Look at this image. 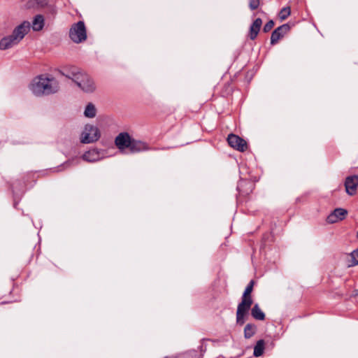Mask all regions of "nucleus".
<instances>
[{
    "instance_id": "obj_22",
    "label": "nucleus",
    "mask_w": 358,
    "mask_h": 358,
    "mask_svg": "<svg viewBox=\"0 0 358 358\" xmlns=\"http://www.w3.org/2000/svg\"><path fill=\"white\" fill-rule=\"evenodd\" d=\"M255 281L253 280H250L248 284L247 287L245 289V291L243 293L242 298L244 299H252L251 296V293L253 290Z\"/></svg>"
},
{
    "instance_id": "obj_6",
    "label": "nucleus",
    "mask_w": 358,
    "mask_h": 358,
    "mask_svg": "<svg viewBox=\"0 0 358 358\" xmlns=\"http://www.w3.org/2000/svg\"><path fill=\"white\" fill-rule=\"evenodd\" d=\"M30 27V23L27 21H24L14 29L11 35L20 43L29 31Z\"/></svg>"
},
{
    "instance_id": "obj_8",
    "label": "nucleus",
    "mask_w": 358,
    "mask_h": 358,
    "mask_svg": "<svg viewBox=\"0 0 358 358\" xmlns=\"http://www.w3.org/2000/svg\"><path fill=\"white\" fill-rule=\"evenodd\" d=\"M347 213L348 212L345 209L337 208L328 216L327 222L329 224H334L341 222L345 219Z\"/></svg>"
},
{
    "instance_id": "obj_12",
    "label": "nucleus",
    "mask_w": 358,
    "mask_h": 358,
    "mask_svg": "<svg viewBox=\"0 0 358 358\" xmlns=\"http://www.w3.org/2000/svg\"><path fill=\"white\" fill-rule=\"evenodd\" d=\"M18 41L10 34L0 41V50H5L17 45Z\"/></svg>"
},
{
    "instance_id": "obj_7",
    "label": "nucleus",
    "mask_w": 358,
    "mask_h": 358,
    "mask_svg": "<svg viewBox=\"0 0 358 358\" xmlns=\"http://www.w3.org/2000/svg\"><path fill=\"white\" fill-rule=\"evenodd\" d=\"M358 176H350L345 178V187L348 194L353 196L357 193Z\"/></svg>"
},
{
    "instance_id": "obj_25",
    "label": "nucleus",
    "mask_w": 358,
    "mask_h": 358,
    "mask_svg": "<svg viewBox=\"0 0 358 358\" xmlns=\"http://www.w3.org/2000/svg\"><path fill=\"white\" fill-rule=\"evenodd\" d=\"M274 26V22L273 20L268 21L264 27V31L268 32Z\"/></svg>"
},
{
    "instance_id": "obj_24",
    "label": "nucleus",
    "mask_w": 358,
    "mask_h": 358,
    "mask_svg": "<svg viewBox=\"0 0 358 358\" xmlns=\"http://www.w3.org/2000/svg\"><path fill=\"white\" fill-rule=\"evenodd\" d=\"M246 315L238 314L236 313V323L238 325H243L245 323V317Z\"/></svg>"
},
{
    "instance_id": "obj_29",
    "label": "nucleus",
    "mask_w": 358,
    "mask_h": 358,
    "mask_svg": "<svg viewBox=\"0 0 358 358\" xmlns=\"http://www.w3.org/2000/svg\"><path fill=\"white\" fill-rule=\"evenodd\" d=\"M8 302H6V301H2L1 303V304H4V303H7Z\"/></svg>"
},
{
    "instance_id": "obj_13",
    "label": "nucleus",
    "mask_w": 358,
    "mask_h": 358,
    "mask_svg": "<svg viewBox=\"0 0 358 358\" xmlns=\"http://www.w3.org/2000/svg\"><path fill=\"white\" fill-rule=\"evenodd\" d=\"M129 149L131 152H141L143 150H148V146L143 141L131 139Z\"/></svg>"
},
{
    "instance_id": "obj_21",
    "label": "nucleus",
    "mask_w": 358,
    "mask_h": 358,
    "mask_svg": "<svg viewBox=\"0 0 358 358\" xmlns=\"http://www.w3.org/2000/svg\"><path fill=\"white\" fill-rule=\"evenodd\" d=\"M349 266H354L358 264V249L354 250L349 255Z\"/></svg>"
},
{
    "instance_id": "obj_23",
    "label": "nucleus",
    "mask_w": 358,
    "mask_h": 358,
    "mask_svg": "<svg viewBox=\"0 0 358 358\" xmlns=\"http://www.w3.org/2000/svg\"><path fill=\"white\" fill-rule=\"evenodd\" d=\"M291 13V9L289 7H285L283 8L280 13H279V17L281 19V20H285Z\"/></svg>"
},
{
    "instance_id": "obj_1",
    "label": "nucleus",
    "mask_w": 358,
    "mask_h": 358,
    "mask_svg": "<svg viewBox=\"0 0 358 358\" xmlns=\"http://www.w3.org/2000/svg\"><path fill=\"white\" fill-rule=\"evenodd\" d=\"M30 91L37 96H47L59 92L58 80L49 74H41L33 78L29 85Z\"/></svg>"
},
{
    "instance_id": "obj_31",
    "label": "nucleus",
    "mask_w": 358,
    "mask_h": 358,
    "mask_svg": "<svg viewBox=\"0 0 358 358\" xmlns=\"http://www.w3.org/2000/svg\"><path fill=\"white\" fill-rule=\"evenodd\" d=\"M165 358H167V357H165Z\"/></svg>"
},
{
    "instance_id": "obj_10",
    "label": "nucleus",
    "mask_w": 358,
    "mask_h": 358,
    "mask_svg": "<svg viewBox=\"0 0 358 358\" xmlns=\"http://www.w3.org/2000/svg\"><path fill=\"white\" fill-rule=\"evenodd\" d=\"M289 30V27L288 24H283L277 29H275L271 37V43L275 44L285 34H286Z\"/></svg>"
},
{
    "instance_id": "obj_4",
    "label": "nucleus",
    "mask_w": 358,
    "mask_h": 358,
    "mask_svg": "<svg viewBox=\"0 0 358 358\" xmlns=\"http://www.w3.org/2000/svg\"><path fill=\"white\" fill-rule=\"evenodd\" d=\"M71 39L76 43H82L87 38V33L85 26L83 22L80 21L72 25L69 31Z\"/></svg>"
},
{
    "instance_id": "obj_28",
    "label": "nucleus",
    "mask_w": 358,
    "mask_h": 358,
    "mask_svg": "<svg viewBox=\"0 0 358 358\" xmlns=\"http://www.w3.org/2000/svg\"><path fill=\"white\" fill-rule=\"evenodd\" d=\"M355 295L358 296V289H357V290H356V294H355Z\"/></svg>"
},
{
    "instance_id": "obj_17",
    "label": "nucleus",
    "mask_w": 358,
    "mask_h": 358,
    "mask_svg": "<svg viewBox=\"0 0 358 358\" xmlns=\"http://www.w3.org/2000/svg\"><path fill=\"white\" fill-rule=\"evenodd\" d=\"M82 157H83V160H85L86 162H96L99 159V152L96 150H92L86 152L83 155Z\"/></svg>"
},
{
    "instance_id": "obj_14",
    "label": "nucleus",
    "mask_w": 358,
    "mask_h": 358,
    "mask_svg": "<svg viewBox=\"0 0 358 358\" xmlns=\"http://www.w3.org/2000/svg\"><path fill=\"white\" fill-rule=\"evenodd\" d=\"M262 20L260 18H257L254 21V22L252 23V24L250 27V34H249V37L250 38L251 40H254L257 37V36L260 30V28L262 27Z\"/></svg>"
},
{
    "instance_id": "obj_26",
    "label": "nucleus",
    "mask_w": 358,
    "mask_h": 358,
    "mask_svg": "<svg viewBox=\"0 0 358 358\" xmlns=\"http://www.w3.org/2000/svg\"><path fill=\"white\" fill-rule=\"evenodd\" d=\"M249 6L252 10L257 9L259 6V0H250Z\"/></svg>"
},
{
    "instance_id": "obj_5",
    "label": "nucleus",
    "mask_w": 358,
    "mask_h": 358,
    "mask_svg": "<svg viewBox=\"0 0 358 358\" xmlns=\"http://www.w3.org/2000/svg\"><path fill=\"white\" fill-rule=\"evenodd\" d=\"M227 141L231 148L241 152H244L248 148L247 143L244 139L233 134L228 136Z\"/></svg>"
},
{
    "instance_id": "obj_30",
    "label": "nucleus",
    "mask_w": 358,
    "mask_h": 358,
    "mask_svg": "<svg viewBox=\"0 0 358 358\" xmlns=\"http://www.w3.org/2000/svg\"><path fill=\"white\" fill-rule=\"evenodd\" d=\"M204 341H206V338H203V339L201 340V342H203Z\"/></svg>"
},
{
    "instance_id": "obj_11",
    "label": "nucleus",
    "mask_w": 358,
    "mask_h": 358,
    "mask_svg": "<svg viewBox=\"0 0 358 358\" xmlns=\"http://www.w3.org/2000/svg\"><path fill=\"white\" fill-rule=\"evenodd\" d=\"M253 303L252 299H244L241 297V301L238 303L236 313L247 315Z\"/></svg>"
},
{
    "instance_id": "obj_3",
    "label": "nucleus",
    "mask_w": 358,
    "mask_h": 358,
    "mask_svg": "<svg viewBox=\"0 0 358 358\" xmlns=\"http://www.w3.org/2000/svg\"><path fill=\"white\" fill-rule=\"evenodd\" d=\"M101 137L99 129L92 124H87L85 126L80 137L82 143L88 144L96 142Z\"/></svg>"
},
{
    "instance_id": "obj_20",
    "label": "nucleus",
    "mask_w": 358,
    "mask_h": 358,
    "mask_svg": "<svg viewBox=\"0 0 358 358\" xmlns=\"http://www.w3.org/2000/svg\"><path fill=\"white\" fill-rule=\"evenodd\" d=\"M96 109L94 104L90 103H88L85 109L84 115L86 117L93 118L96 116Z\"/></svg>"
},
{
    "instance_id": "obj_27",
    "label": "nucleus",
    "mask_w": 358,
    "mask_h": 358,
    "mask_svg": "<svg viewBox=\"0 0 358 358\" xmlns=\"http://www.w3.org/2000/svg\"><path fill=\"white\" fill-rule=\"evenodd\" d=\"M199 348L201 353H204L206 351V345H203V343H201Z\"/></svg>"
},
{
    "instance_id": "obj_16",
    "label": "nucleus",
    "mask_w": 358,
    "mask_h": 358,
    "mask_svg": "<svg viewBox=\"0 0 358 358\" xmlns=\"http://www.w3.org/2000/svg\"><path fill=\"white\" fill-rule=\"evenodd\" d=\"M44 26V17L41 15H36L32 22V29L34 31H41Z\"/></svg>"
},
{
    "instance_id": "obj_2",
    "label": "nucleus",
    "mask_w": 358,
    "mask_h": 358,
    "mask_svg": "<svg viewBox=\"0 0 358 358\" xmlns=\"http://www.w3.org/2000/svg\"><path fill=\"white\" fill-rule=\"evenodd\" d=\"M66 77L72 79L85 92H92L95 90L96 86L94 81L85 73L80 71L72 72L71 76H66Z\"/></svg>"
},
{
    "instance_id": "obj_19",
    "label": "nucleus",
    "mask_w": 358,
    "mask_h": 358,
    "mask_svg": "<svg viewBox=\"0 0 358 358\" xmlns=\"http://www.w3.org/2000/svg\"><path fill=\"white\" fill-rule=\"evenodd\" d=\"M265 342L263 339L259 340L254 348L253 355L258 357L263 355L264 350Z\"/></svg>"
},
{
    "instance_id": "obj_18",
    "label": "nucleus",
    "mask_w": 358,
    "mask_h": 358,
    "mask_svg": "<svg viewBox=\"0 0 358 358\" xmlns=\"http://www.w3.org/2000/svg\"><path fill=\"white\" fill-rule=\"evenodd\" d=\"M257 331V326L255 324L248 323L244 328V337L246 339L252 337Z\"/></svg>"
},
{
    "instance_id": "obj_15",
    "label": "nucleus",
    "mask_w": 358,
    "mask_h": 358,
    "mask_svg": "<svg viewBox=\"0 0 358 358\" xmlns=\"http://www.w3.org/2000/svg\"><path fill=\"white\" fill-rule=\"evenodd\" d=\"M251 315L254 319L260 321L264 320L266 317L264 313L261 310L258 303H255L252 308Z\"/></svg>"
},
{
    "instance_id": "obj_9",
    "label": "nucleus",
    "mask_w": 358,
    "mask_h": 358,
    "mask_svg": "<svg viewBox=\"0 0 358 358\" xmlns=\"http://www.w3.org/2000/svg\"><path fill=\"white\" fill-rule=\"evenodd\" d=\"M131 138L127 133H121L115 138V145L120 150L129 148Z\"/></svg>"
}]
</instances>
